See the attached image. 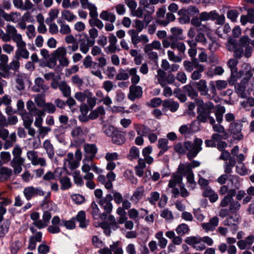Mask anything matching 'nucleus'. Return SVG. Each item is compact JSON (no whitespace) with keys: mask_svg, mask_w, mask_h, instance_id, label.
<instances>
[{"mask_svg":"<svg viewBox=\"0 0 254 254\" xmlns=\"http://www.w3.org/2000/svg\"><path fill=\"white\" fill-rule=\"evenodd\" d=\"M76 219L79 222V226L81 228H85L88 224V222L85 219V213L83 211H81L78 213Z\"/></svg>","mask_w":254,"mask_h":254,"instance_id":"nucleus-49","label":"nucleus"},{"mask_svg":"<svg viewBox=\"0 0 254 254\" xmlns=\"http://www.w3.org/2000/svg\"><path fill=\"white\" fill-rule=\"evenodd\" d=\"M163 106L168 108L172 112H176L179 108V104L177 102L173 101L171 99L165 100L163 101Z\"/></svg>","mask_w":254,"mask_h":254,"instance_id":"nucleus-23","label":"nucleus"},{"mask_svg":"<svg viewBox=\"0 0 254 254\" xmlns=\"http://www.w3.org/2000/svg\"><path fill=\"white\" fill-rule=\"evenodd\" d=\"M167 56L169 60L174 63H180L183 59L182 55L179 54L176 55L175 53L171 50L167 51Z\"/></svg>","mask_w":254,"mask_h":254,"instance_id":"nucleus-48","label":"nucleus"},{"mask_svg":"<svg viewBox=\"0 0 254 254\" xmlns=\"http://www.w3.org/2000/svg\"><path fill=\"white\" fill-rule=\"evenodd\" d=\"M197 89L200 92L201 95L206 96L207 99H211V96L208 94L209 89L207 86L206 80L201 79L195 83Z\"/></svg>","mask_w":254,"mask_h":254,"instance_id":"nucleus-11","label":"nucleus"},{"mask_svg":"<svg viewBox=\"0 0 254 254\" xmlns=\"http://www.w3.org/2000/svg\"><path fill=\"white\" fill-rule=\"evenodd\" d=\"M144 191V189L142 186L138 187L131 196V200L137 202L142 197Z\"/></svg>","mask_w":254,"mask_h":254,"instance_id":"nucleus-43","label":"nucleus"},{"mask_svg":"<svg viewBox=\"0 0 254 254\" xmlns=\"http://www.w3.org/2000/svg\"><path fill=\"white\" fill-rule=\"evenodd\" d=\"M183 177L179 174H174L172 179L170 180L168 186L169 188H174L177 185L180 186L182 185Z\"/></svg>","mask_w":254,"mask_h":254,"instance_id":"nucleus-35","label":"nucleus"},{"mask_svg":"<svg viewBox=\"0 0 254 254\" xmlns=\"http://www.w3.org/2000/svg\"><path fill=\"white\" fill-rule=\"evenodd\" d=\"M59 181L61 184V189L62 190L68 189L71 187L70 179L67 176L60 178Z\"/></svg>","mask_w":254,"mask_h":254,"instance_id":"nucleus-53","label":"nucleus"},{"mask_svg":"<svg viewBox=\"0 0 254 254\" xmlns=\"http://www.w3.org/2000/svg\"><path fill=\"white\" fill-rule=\"evenodd\" d=\"M27 157L33 166L40 165L42 167H44L47 165L45 159L39 157L38 152L36 151H28L27 152Z\"/></svg>","mask_w":254,"mask_h":254,"instance_id":"nucleus-9","label":"nucleus"},{"mask_svg":"<svg viewBox=\"0 0 254 254\" xmlns=\"http://www.w3.org/2000/svg\"><path fill=\"white\" fill-rule=\"evenodd\" d=\"M100 17L102 20L112 23H114L116 20V15L108 10H104L100 13Z\"/></svg>","mask_w":254,"mask_h":254,"instance_id":"nucleus-26","label":"nucleus"},{"mask_svg":"<svg viewBox=\"0 0 254 254\" xmlns=\"http://www.w3.org/2000/svg\"><path fill=\"white\" fill-rule=\"evenodd\" d=\"M72 176L74 182L76 185L81 187L84 185V181L79 171H74L72 174Z\"/></svg>","mask_w":254,"mask_h":254,"instance_id":"nucleus-62","label":"nucleus"},{"mask_svg":"<svg viewBox=\"0 0 254 254\" xmlns=\"http://www.w3.org/2000/svg\"><path fill=\"white\" fill-rule=\"evenodd\" d=\"M91 170H92L97 174H100L102 172V170L97 167L94 163L83 162L81 170L85 173V175L83 176L84 179L87 181L93 180L94 176L92 173L90 172Z\"/></svg>","mask_w":254,"mask_h":254,"instance_id":"nucleus-4","label":"nucleus"},{"mask_svg":"<svg viewBox=\"0 0 254 254\" xmlns=\"http://www.w3.org/2000/svg\"><path fill=\"white\" fill-rule=\"evenodd\" d=\"M25 76L21 74H17L15 75V87L18 91H22L25 89L24 79Z\"/></svg>","mask_w":254,"mask_h":254,"instance_id":"nucleus-31","label":"nucleus"},{"mask_svg":"<svg viewBox=\"0 0 254 254\" xmlns=\"http://www.w3.org/2000/svg\"><path fill=\"white\" fill-rule=\"evenodd\" d=\"M44 80L42 77H38L34 80L35 85L34 90L37 92H45L49 89V86L44 84Z\"/></svg>","mask_w":254,"mask_h":254,"instance_id":"nucleus-16","label":"nucleus"},{"mask_svg":"<svg viewBox=\"0 0 254 254\" xmlns=\"http://www.w3.org/2000/svg\"><path fill=\"white\" fill-rule=\"evenodd\" d=\"M19 114L21 117L24 127L29 125H32L33 122V119L30 115H29V113L26 111H23V112H20Z\"/></svg>","mask_w":254,"mask_h":254,"instance_id":"nucleus-38","label":"nucleus"},{"mask_svg":"<svg viewBox=\"0 0 254 254\" xmlns=\"http://www.w3.org/2000/svg\"><path fill=\"white\" fill-rule=\"evenodd\" d=\"M160 216L167 221H172L174 219L173 213L168 208L163 209L161 212Z\"/></svg>","mask_w":254,"mask_h":254,"instance_id":"nucleus-64","label":"nucleus"},{"mask_svg":"<svg viewBox=\"0 0 254 254\" xmlns=\"http://www.w3.org/2000/svg\"><path fill=\"white\" fill-rule=\"evenodd\" d=\"M168 140L166 138H160L158 141L157 146L160 149V151L158 154V156H162L169 148L168 146Z\"/></svg>","mask_w":254,"mask_h":254,"instance_id":"nucleus-29","label":"nucleus"},{"mask_svg":"<svg viewBox=\"0 0 254 254\" xmlns=\"http://www.w3.org/2000/svg\"><path fill=\"white\" fill-rule=\"evenodd\" d=\"M146 167V164L142 160L138 159V164L135 167L136 174L139 177H142L144 173V169Z\"/></svg>","mask_w":254,"mask_h":254,"instance_id":"nucleus-52","label":"nucleus"},{"mask_svg":"<svg viewBox=\"0 0 254 254\" xmlns=\"http://www.w3.org/2000/svg\"><path fill=\"white\" fill-rule=\"evenodd\" d=\"M83 65L86 68H88L90 70L91 73L92 75L98 77L102 79L103 76L102 74L101 71L97 69L98 68L97 63L92 61V57L88 55L83 61Z\"/></svg>","mask_w":254,"mask_h":254,"instance_id":"nucleus-3","label":"nucleus"},{"mask_svg":"<svg viewBox=\"0 0 254 254\" xmlns=\"http://www.w3.org/2000/svg\"><path fill=\"white\" fill-rule=\"evenodd\" d=\"M236 191L235 189H230V191L221 200L220 206L222 207H226L228 205H230L233 201V197L235 195Z\"/></svg>","mask_w":254,"mask_h":254,"instance_id":"nucleus-21","label":"nucleus"},{"mask_svg":"<svg viewBox=\"0 0 254 254\" xmlns=\"http://www.w3.org/2000/svg\"><path fill=\"white\" fill-rule=\"evenodd\" d=\"M60 90L62 92L63 96L65 97H68L71 94V89L69 86L65 81L60 82V86L59 87Z\"/></svg>","mask_w":254,"mask_h":254,"instance_id":"nucleus-39","label":"nucleus"},{"mask_svg":"<svg viewBox=\"0 0 254 254\" xmlns=\"http://www.w3.org/2000/svg\"><path fill=\"white\" fill-rule=\"evenodd\" d=\"M89 92L90 91L88 90H84L83 92H77L75 93L74 97L77 101L83 102L86 100Z\"/></svg>","mask_w":254,"mask_h":254,"instance_id":"nucleus-58","label":"nucleus"},{"mask_svg":"<svg viewBox=\"0 0 254 254\" xmlns=\"http://www.w3.org/2000/svg\"><path fill=\"white\" fill-rule=\"evenodd\" d=\"M240 22L242 25H245L248 22L254 23V9H249L247 14L242 15L240 17Z\"/></svg>","mask_w":254,"mask_h":254,"instance_id":"nucleus-19","label":"nucleus"},{"mask_svg":"<svg viewBox=\"0 0 254 254\" xmlns=\"http://www.w3.org/2000/svg\"><path fill=\"white\" fill-rule=\"evenodd\" d=\"M218 223L219 219L215 216L210 219L208 222L202 223L201 225L205 232H208L213 231L218 225Z\"/></svg>","mask_w":254,"mask_h":254,"instance_id":"nucleus-14","label":"nucleus"},{"mask_svg":"<svg viewBox=\"0 0 254 254\" xmlns=\"http://www.w3.org/2000/svg\"><path fill=\"white\" fill-rule=\"evenodd\" d=\"M185 242L188 245L192 246L194 248L195 246L198 244L199 242H201V238L198 236L189 237L186 239Z\"/></svg>","mask_w":254,"mask_h":254,"instance_id":"nucleus-55","label":"nucleus"},{"mask_svg":"<svg viewBox=\"0 0 254 254\" xmlns=\"http://www.w3.org/2000/svg\"><path fill=\"white\" fill-rule=\"evenodd\" d=\"M127 33L131 38L132 44L136 47L137 45L140 42V36H138V32L134 29H131L128 30Z\"/></svg>","mask_w":254,"mask_h":254,"instance_id":"nucleus-44","label":"nucleus"},{"mask_svg":"<svg viewBox=\"0 0 254 254\" xmlns=\"http://www.w3.org/2000/svg\"><path fill=\"white\" fill-rule=\"evenodd\" d=\"M166 72L162 69H159L157 71V74L155 76L156 83L159 84L162 87L166 86L165 82Z\"/></svg>","mask_w":254,"mask_h":254,"instance_id":"nucleus-28","label":"nucleus"},{"mask_svg":"<svg viewBox=\"0 0 254 254\" xmlns=\"http://www.w3.org/2000/svg\"><path fill=\"white\" fill-rule=\"evenodd\" d=\"M13 174L12 170L7 167L0 168V182L6 181L10 179Z\"/></svg>","mask_w":254,"mask_h":254,"instance_id":"nucleus-20","label":"nucleus"},{"mask_svg":"<svg viewBox=\"0 0 254 254\" xmlns=\"http://www.w3.org/2000/svg\"><path fill=\"white\" fill-rule=\"evenodd\" d=\"M178 14L180 15V17L178 18V21L180 23L184 24L189 23L190 21V16L185 13V10L180 9L178 11Z\"/></svg>","mask_w":254,"mask_h":254,"instance_id":"nucleus-54","label":"nucleus"},{"mask_svg":"<svg viewBox=\"0 0 254 254\" xmlns=\"http://www.w3.org/2000/svg\"><path fill=\"white\" fill-rule=\"evenodd\" d=\"M243 74L244 72L242 70L238 71V69L231 71V76L228 80L229 84L234 85L239 79L242 77Z\"/></svg>","mask_w":254,"mask_h":254,"instance_id":"nucleus-30","label":"nucleus"},{"mask_svg":"<svg viewBox=\"0 0 254 254\" xmlns=\"http://www.w3.org/2000/svg\"><path fill=\"white\" fill-rule=\"evenodd\" d=\"M66 49L65 47H61L58 48L52 54V56H54L57 60L66 56Z\"/></svg>","mask_w":254,"mask_h":254,"instance_id":"nucleus-46","label":"nucleus"},{"mask_svg":"<svg viewBox=\"0 0 254 254\" xmlns=\"http://www.w3.org/2000/svg\"><path fill=\"white\" fill-rule=\"evenodd\" d=\"M196 70L193 71L191 75V78L192 80H196L200 79L201 77V73L204 70V66L202 64L197 66Z\"/></svg>","mask_w":254,"mask_h":254,"instance_id":"nucleus-47","label":"nucleus"},{"mask_svg":"<svg viewBox=\"0 0 254 254\" xmlns=\"http://www.w3.org/2000/svg\"><path fill=\"white\" fill-rule=\"evenodd\" d=\"M214 105L212 103L208 104V105L201 108L200 109H197V120L201 123H206L209 122L210 124L212 125L215 123V120L214 118L210 116L211 113L212 112V110H214Z\"/></svg>","mask_w":254,"mask_h":254,"instance_id":"nucleus-2","label":"nucleus"},{"mask_svg":"<svg viewBox=\"0 0 254 254\" xmlns=\"http://www.w3.org/2000/svg\"><path fill=\"white\" fill-rule=\"evenodd\" d=\"M45 115L44 111H42L34 116H36L37 117L35 118L34 124L35 127L39 128V127H42V124L43 122V117Z\"/></svg>","mask_w":254,"mask_h":254,"instance_id":"nucleus-57","label":"nucleus"},{"mask_svg":"<svg viewBox=\"0 0 254 254\" xmlns=\"http://www.w3.org/2000/svg\"><path fill=\"white\" fill-rule=\"evenodd\" d=\"M25 161H10V165L13 168V173L15 176L19 174L22 171V166Z\"/></svg>","mask_w":254,"mask_h":254,"instance_id":"nucleus-32","label":"nucleus"},{"mask_svg":"<svg viewBox=\"0 0 254 254\" xmlns=\"http://www.w3.org/2000/svg\"><path fill=\"white\" fill-rule=\"evenodd\" d=\"M111 138L112 141L117 144H122L125 141L124 136L118 130Z\"/></svg>","mask_w":254,"mask_h":254,"instance_id":"nucleus-56","label":"nucleus"},{"mask_svg":"<svg viewBox=\"0 0 254 254\" xmlns=\"http://www.w3.org/2000/svg\"><path fill=\"white\" fill-rule=\"evenodd\" d=\"M200 64L196 59H192L191 61H185L183 62L185 70L189 72H191L194 68H196L197 65H199Z\"/></svg>","mask_w":254,"mask_h":254,"instance_id":"nucleus-25","label":"nucleus"},{"mask_svg":"<svg viewBox=\"0 0 254 254\" xmlns=\"http://www.w3.org/2000/svg\"><path fill=\"white\" fill-rule=\"evenodd\" d=\"M22 153V148L18 145H15L12 151L13 158L11 161H25V159L21 156Z\"/></svg>","mask_w":254,"mask_h":254,"instance_id":"nucleus-22","label":"nucleus"},{"mask_svg":"<svg viewBox=\"0 0 254 254\" xmlns=\"http://www.w3.org/2000/svg\"><path fill=\"white\" fill-rule=\"evenodd\" d=\"M240 217L237 214L228 217L224 221V225L230 227H236L240 222Z\"/></svg>","mask_w":254,"mask_h":254,"instance_id":"nucleus-27","label":"nucleus"},{"mask_svg":"<svg viewBox=\"0 0 254 254\" xmlns=\"http://www.w3.org/2000/svg\"><path fill=\"white\" fill-rule=\"evenodd\" d=\"M84 149L85 152L88 154L89 156H85L82 162L93 163V159L97 151L96 145L93 144H86L84 146Z\"/></svg>","mask_w":254,"mask_h":254,"instance_id":"nucleus-10","label":"nucleus"},{"mask_svg":"<svg viewBox=\"0 0 254 254\" xmlns=\"http://www.w3.org/2000/svg\"><path fill=\"white\" fill-rule=\"evenodd\" d=\"M62 17L68 22H71L76 18V16L68 10H64L62 13Z\"/></svg>","mask_w":254,"mask_h":254,"instance_id":"nucleus-60","label":"nucleus"},{"mask_svg":"<svg viewBox=\"0 0 254 254\" xmlns=\"http://www.w3.org/2000/svg\"><path fill=\"white\" fill-rule=\"evenodd\" d=\"M89 23L90 26L92 28L96 27L101 30L104 27V24L103 22L100 19L97 18V17L89 19Z\"/></svg>","mask_w":254,"mask_h":254,"instance_id":"nucleus-61","label":"nucleus"},{"mask_svg":"<svg viewBox=\"0 0 254 254\" xmlns=\"http://www.w3.org/2000/svg\"><path fill=\"white\" fill-rule=\"evenodd\" d=\"M127 71L130 76H131V82L133 84H136L139 83L140 81V77L137 74V68L132 67L127 68Z\"/></svg>","mask_w":254,"mask_h":254,"instance_id":"nucleus-41","label":"nucleus"},{"mask_svg":"<svg viewBox=\"0 0 254 254\" xmlns=\"http://www.w3.org/2000/svg\"><path fill=\"white\" fill-rule=\"evenodd\" d=\"M10 226V221L8 220L4 221L0 226V238L3 237L8 232Z\"/></svg>","mask_w":254,"mask_h":254,"instance_id":"nucleus-63","label":"nucleus"},{"mask_svg":"<svg viewBox=\"0 0 254 254\" xmlns=\"http://www.w3.org/2000/svg\"><path fill=\"white\" fill-rule=\"evenodd\" d=\"M43 147L46 151L49 158L52 159L55 155L54 147L49 139L45 140L43 142Z\"/></svg>","mask_w":254,"mask_h":254,"instance_id":"nucleus-33","label":"nucleus"},{"mask_svg":"<svg viewBox=\"0 0 254 254\" xmlns=\"http://www.w3.org/2000/svg\"><path fill=\"white\" fill-rule=\"evenodd\" d=\"M254 242V236L250 235L243 240H239L237 242L238 248L241 250L249 249Z\"/></svg>","mask_w":254,"mask_h":254,"instance_id":"nucleus-15","label":"nucleus"},{"mask_svg":"<svg viewBox=\"0 0 254 254\" xmlns=\"http://www.w3.org/2000/svg\"><path fill=\"white\" fill-rule=\"evenodd\" d=\"M242 127V124L239 121L233 122L230 125L229 131L234 139L240 140L243 138V135L241 132Z\"/></svg>","mask_w":254,"mask_h":254,"instance_id":"nucleus-8","label":"nucleus"},{"mask_svg":"<svg viewBox=\"0 0 254 254\" xmlns=\"http://www.w3.org/2000/svg\"><path fill=\"white\" fill-rule=\"evenodd\" d=\"M139 5L142 6L143 10L147 13L152 14L155 11L154 6L149 3L148 0H140Z\"/></svg>","mask_w":254,"mask_h":254,"instance_id":"nucleus-40","label":"nucleus"},{"mask_svg":"<svg viewBox=\"0 0 254 254\" xmlns=\"http://www.w3.org/2000/svg\"><path fill=\"white\" fill-rule=\"evenodd\" d=\"M184 91L191 99H196L198 96V92L190 85H187L184 87Z\"/></svg>","mask_w":254,"mask_h":254,"instance_id":"nucleus-51","label":"nucleus"},{"mask_svg":"<svg viewBox=\"0 0 254 254\" xmlns=\"http://www.w3.org/2000/svg\"><path fill=\"white\" fill-rule=\"evenodd\" d=\"M142 95V89L140 86L131 85L129 87V92L128 98L132 101L136 99L140 98Z\"/></svg>","mask_w":254,"mask_h":254,"instance_id":"nucleus-12","label":"nucleus"},{"mask_svg":"<svg viewBox=\"0 0 254 254\" xmlns=\"http://www.w3.org/2000/svg\"><path fill=\"white\" fill-rule=\"evenodd\" d=\"M113 196L111 194H107L105 197L97 201V203L104 209V212L102 215V217L105 218L108 214H110L113 210V204L111 202Z\"/></svg>","mask_w":254,"mask_h":254,"instance_id":"nucleus-5","label":"nucleus"},{"mask_svg":"<svg viewBox=\"0 0 254 254\" xmlns=\"http://www.w3.org/2000/svg\"><path fill=\"white\" fill-rule=\"evenodd\" d=\"M95 44V41H90L87 39V42L82 41L79 44L80 51L84 54L87 53L89 50V48L92 47Z\"/></svg>","mask_w":254,"mask_h":254,"instance_id":"nucleus-36","label":"nucleus"},{"mask_svg":"<svg viewBox=\"0 0 254 254\" xmlns=\"http://www.w3.org/2000/svg\"><path fill=\"white\" fill-rule=\"evenodd\" d=\"M19 60H20L16 58L15 56L13 57L11 61L8 64H7V68L9 71L11 70L15 72L19 71L20 67Z\"/></svg>","mask_w":254,"mask_h":254,"instance_id":"nucleus-34","label":"nucleus"},{"mask_svg":"<svg viewBox=\"0 0 254 254\" xmlns=\"http://www.w3.org/2000/svg\"><path fill=\"white\" fill-rule=\"evenodd\" d=\"M16 45L17 49L14 56L19 60L21 59H28L29 57L30 53L26 49V42L22 39L16 43Z\"/></svg>","mask_w":254,"mask_h":254,"instance_id":"nucleus-6","label":"nucleus"},{"mask_svg":"<svg viewBox=\"0 0 254 254\" xmlns=\"http://www.w3.org/2000/svg\"><path fill=\"white\" fill-rule=\"evenodd\" d=\"M152 152V147L151 146H148L145 147L142 149V154L143 156V158H139L138 159H141L143 160L144 163L148 165H151L154 161V159L152 156H150V154Z\"/></svg>","mask_w":254,"mask_h":254,"instance_id":"nucleus-18","label":"nucleus"},{"mask_svg":"<svg viewBox=\"0 0 254 254\" xmlns=\"http://www.w3.org/2000/svg\"><path fill=\"white\" fill-rule=\"evenodd\" d=\"M6 32L11 36L12 40L15 43L23 39L21 34L17 33L16 29L13 25L7 24Z\"/></svg>","mask_w":254,"mask_h":254,"instance_id":"nucleus-17","label":"nucleus"},{"mask_svg":"<svg viewBox=\"0 0 254 254\" xmlns=\"http://www.w3.org/2000/svg\"><path fill=\"white\" fill-rule=\"evenodd\" d=\"M235 89L239 96L242 98H246L247 94L246 93V85L242 84V83H238L235 85Z\"/></svg>","mask_w":254,"mask_h":254,"instance_id":"nucleus-45","label":"nucleus"},{"mask_svg":"<svg viewBox=\"0 0 254 254\" xmlns=\"http://www.w3.org/2000/svg\"><path fill=\"white\" fill-rule=\"evenodd\" d=\"M236 160L234 157H230L228 162L226 161L224 163V172L226 174H229L232 173V168L234 167L236 164Z\"/></svg>","mask_w":254,"mask_h":254,"instance_id":"nucleus-42","label":"nucleus"},{"mask_svg":"<svg viewBox=\"0 0 254 254\" xmlns=\"http://www.w3.org/2000/svg\"><path fill=\"white\" fill-rule=\"evenodd\" d=\"M215 115L216 120L218 123H221L223 121V114L225 112V108L224 106L220 104L216 105L214 106Z\"/></svg>","mask_w":254,"mask_h":254,"instance_id":"nucleus-24","label":"nucleus"},{"mask_svg":"<svg viewBox=\"0 0 254 254\" xmlns=\"http://www.w3.org/2000/svg\"><path fill=\"white\" fill-rule=\"evenodd\" d=\"M23 192L27 200L31 199L33 197L37 195L43 196L45 194V191L40 187L35 188L33 186L25 187Z\"/></svg>","mask_w":254,"mask_h":254,"instance_id":"nucleus-7","label":"nucleus"},{"mask_svg":"<svg viewBox=\"0 0 254 254\" xmlns=\"http://www.w3.org/2000/svg\"><path fill=\"white\" fill-rule=\"evenodd\" d=\"M26 107L29 111V113L31 114L32 115H34L43 111L37 109L34 102L31 100H28L26 102Z\"/></svg>","mask_w":254,"mask_h":254,"instance_id":"nucleus-50","label":"nucleus"},{"mask_svg":"<svg viewBox=\"0 0 254 254\" xmlns=\"http://www.w3.org/2000/svg\"><path fill=\"white\" fill-rule=\"evenodd\" d=\"M134 128L138 135L142 136H146L151 132V129L141 124L134 125Z\"/></svg>","mask_w":254,"mask_h":254,"instance_id":"nucleus-37","label":"nucleus"},{"mask_svg":"<svg viewBox=\"0 0 254 254\" xmlns=\"http://www.w3.org/2000/svg\"><path fill=\"white\" fill-rule=\"evenodd\" d=\"M202 140L199 138H195L193 142L190 141H185L183 144L181 142H178L174 145V150L181 154H184L186 150L187 157L190 160L197 156L198 153L202 150Z\"/></svg>","mask_w":254,"mask_h":254,"instance_id":"nucleus-1","label":"nucleus"},{"mask_svg":"<svg viewBox=\"0 0 254 254\" xmlns=\"http://www.w3.org/2000/svg\"><path fill=\"white\" fill-rule=\"evenodd\" d=\"M42 240V233L41 232H36L34 235L29 237L28 249L33 251L36 249V243L41 242Z\"/></svg>","mask_w":254,"mask_h":254,"instance_id":"nucleus-13","label":"nucleus"},{"mask_svg":"<svg viewBox=\"0 0 254 254\" xmlns=\"http://www.w3.org/2000/svg\"><path fill=\"white\" fill-rule=\"evenodd\" d=\"M58 23L60 24V32L62 35H67L71 33V29L68 24H65L62 21H58Z\"/></svg>","mask_w":254,"mask_h":254,"instance_id":"nucleus-59","label":"nucleus"}]
</instances>
